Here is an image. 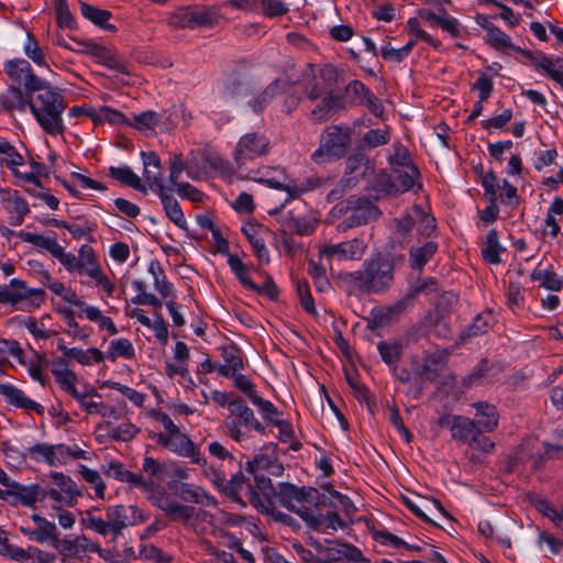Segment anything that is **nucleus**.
Masks as SVG:
<instances>
[{
  "label": "nucleus",
  "instance_id": "55",
  "mask_svg": "<svg viewBox=\"0 0 563 563\" xmlns=\"http://www.w3.org/2000/svg\"><path fill=\"white\" fill-rule=\"evenodd\" d=\"M10 287L12 288L11 291H13V295L22 296L21 300L30 297H40L42 299L45 294L43 289L27 288L25 283L20 279H12Z\"/></svg>",
  "mask_w": 563,
  "mask_h": 563
},
{
  "label": "nucleus",
  "instance_id": "42",
  "mask_svg": "<svg viewBox=\"0 0 563 563\" xmlns=\"http://www.w3.org/2000/svg\"><path fill=\"white\" fill-rule=\"evenodd\" d=\"M533 280L540 282V285L550 290H560L562 283L553 272L548 269H534L531 274Z\"/></svg>",
  "mask_w": 563,
  "mask_h": 563
},
{
  "label": "nucleus",
  "instance_id": "9",
  "mask_svg": "<svg viewBox=\"0 0 563 563\" xmlns=\"http://www.w3.org/2000/svg\"><path fill=\"white\" fill-rule=\"evenodd\" d=\"M366 249V244L358 239L339 243V244H323L320 247L321 257L338 256L343 260H360Z\"/></svg>",
  "mask_w": 563,
  "mask_h": 563
},
{
  "label": "nucleus",
  "instance_id": "56",
  "mask_svg": "<svg viewBox=\"0 0 563 563\" xmlns=\"http://www.w3.org/2000/svg\"><path fill=\"white\" fill-rule=\"evenodd\" d=\"M137 429L130 422H124L117 427H111L109 434L117 441H130L136 434Z\"/></svg>",
  "mask_w": 563,
  "mask_h": 563
},
{
  "label": "nucleus",
  "instance_id": "6",
  "mask_svg": "<svg viewBox=\"0 0 563 563\" xmlns=\"http://www.w3.org/2000/svg\"><path fill=\"white\" fill-rule=\"evenodd\" d=\"M230 413L236 418V420L227 421L229 435L235 440L241 441L243 433L241 426L249 429H254L257 432L264 433L265 427L256 419L253 410L246 406L244 400L240 397L230 402Z\"/></svg>",
  "mask_w": 563,
  "mask_h": 563
},
{
  "label": "nucleus",
  "instance_id": "21",
  "mask_svg": "<svg viewBox=\"0 0 563 563\" xmlns=\"http://www.w3.org/2000/svg\"><path fill=\"white\" fill-rule=\"evenodd\" d=\"M109 174L115 180L141 192H146V187L142 184L141 178L130 167H110Z\"/></svg>",
  "mask_w": 563,
  "mask_h": 563
},
{
  "label": "nucleus",
  "instance_id": "3",
  "mask_svg": "<svg viewBox=\"0 0 563 563\" xmlns=\"http://www.w3.org/2000/svg\"><path fill=\"white\" fill-rule=\"evenodd\" d=\"M275 497L283 507L298 515L310 528L317 530L321 527L323 522L321 515H313L306 507L298 508L295 505L296 501L314 507L320 506L322 504L321 495L317 488L305 486L299 488L290 483H280Z\"/></svg>",
  "mask_w": 563,
  "mask_h": 563
},
{
  "label": "nucleus",
  "instance_id": "11",
  "mask_svg": "<svg viewBox=\"0 0 563 563\" xmlns=\"http://www.w3.org/2000/svg\"><path fill=\"white\" fill-rule=\"evenodd\" d=\"M437 280L433 278H429L422 282H418L410 292H408L402 299L395 302L393 306L388 307L386 310V318H391L395 314H400L404 312L407 307L413 301L416 296L420 292H430L437 290Z\"/></svg>",
  "mask_w": 563,
  "mask_h": 563
},
{
  "label": "nucleus",
  "instance_id": "27",
  "mask_svg": "<svg viewBox=\"0 0 563 563\" xmlns=\"http://www.w3.org/2000/svg\"><path fill=\"white\" fill-rule=\"evenodd\" d=\"M308 545L314 550L317 563H335V542L322 544L318 540L310 538Z\"/></svg>",
  "mask_w": 563,
  "mask_h": 563
},
{
  "label": "nucleus",
  "instance_id": "4",
  "mask_svg": "<svg viewBox=\"0 0 563 563\" xmlns=\"http://www.w3.org/2000/svg\"><path fill=\"white\" fill-rule=\"evenodd\" d=\"M269 151V140L260 132L246 133L240 137L233 158L239 169L258 157L266 155Z\"/></svg>",
  "mask_w": 563,
  "mask_h": 563
},
{
  "label": "nucleus",
  "instance_id": "31",
  "mask_svg": "<svg viewBox=\"0 0 563 563\" xmlns=\"http://www.w3.org/2000/svg\"><path fill=\"white\" fill-rule=\"evenodd\" d=\"M530 505H532L542 516L549 518L555 522L559 527L563 523V512L558 511L550 503L545 499L537 496H530Z\"/></svg>",
  "mask_w": 563,
  "mask_h": 563
},
{
  "label": "nucleus",
  "instance_id": "49",
  "mask_svg": "<svg viewBox=\"0 0 563 563\" xmlns=\"http://www.w3.org/2000/svg\"><path fill=\"white\" fill-rule=\"evenodd\" d=\"M30 455L35 460H44L49 465L56 464L55 446L38 443L30 448Z\"/></svg>",
  "mask_w": 563,
  "mask_h": 563
},
{
  "label": "nucleus",
  "instance_id": "29",
  "mask_svg": "<svg viewBox=\"0 0 563 563\" xmlns=\"http://www.w3.org/2000/svg\"><path fill=\"white\" fill-rule=\"evenodd\" d=\"M437 244L434 242H428L421 247L411 249L410 262L412 268L421 269L424 264L433 256L437 252Z\"/></svg>",
  "mask_w": 563,
  "mask_h": 563
},
{
  "label": "nucleus",
  "instance_id": "43",
  "mask_svg": "<svg viewBox=\"0 0 563 563\" xmlns=\"http://www.w3.org/2000/svg\"><path fill=\"white\" fill-rule=\"evenodd\" d=\"M369 159L365 157L363 154L351 155L346 161V170L350 174H356L355 178L360 176H365L368 170H371Z\"/></svg>",
  "mask_w": 563,
  "mask_h": 563
},
{
  "label": "nucleus",
  "instance_id": "41",
  "mask_svg": "<svg viewBox=\"0 0 563 563\" xmlns=\"http://www.w3.org/2000/svg\"><path fill=\"white\" fill-rule=\"evenodd\" d=\"M178 496L188 503L201 504L203 498H208L206 493L200 488H192L189 484L180 483L175 486Z\"/></svg>",
  "mask_w": 563,
  "mask_h": 563
},
{
  "label": "nucleus",
  "instance_id": "26",
  "mask_svg": "<svg viewBox=\"0 0 563 563\" xmlns=\"http://www.w3.org/2000/svg\"><path fill=\"white\" fill-rule=\"evenodd\" d=\"M52 478L59 489L66 494V506H73L81 495L76 484L63 473H54L52 474Z\"/></svg>",
  "mask_w": 563,
  "mask_h": 563
},
{
  "label": "nucleus",
  "instance_id": "20",
  "mask_svg": "<svg viewBox=\"0 0 563 563\" xmlns=\"http://www.w3.org/2000/svg\"><path fill=\"white\" fill-rule=\"evenodd\" d=\"M157 506L173 520L187 521L194 516L195 508L178 504L168 497L159 499Z\"/></svg>",
  "mask_w": 563,
  "mask_h": 563
},
{
  "label": "nucleus",
  "instance_id": "14",
  "mask_svg": "<svg viewBox=\"0 0 563 563\" xmlns=\"http://www.w3.org/2000/svg\"><path fill=\"white\" fill-rule=\"evenodd\" d=\"M0 393L8 399V401L15 406L26 410H34L38 415L44 413V407L40 404L27 398L20 389L11 385H0Z\"/></svg>",
  "mask_w": 563,
  "mask_h": 563
},
{
  "label": "nucleus",
  "instance_id": "30",
  "mask_svg": "<svg viewBox=\"0 0 563 563\" xmlns=\"http://www.w3.org/2000/svg\"><path fill=\"white\" fill-rule=\"evenodd\" d=\"M500 251L501 246L498 241V233L496 230H490L486 235V247L482 250V255L485 261L492 264H498L500 262Z\"/></svg>",
  "mask_w": 563,
  "mask_h": 563
},
{
  "label": "nucleus",
  "instance_id": "32",
  "mask_svg": "<svg viewBox=\"0 0 563 563\" xmlns=\"http://www.w3.org/2000/svg\"><path fill=\"white\" fill-rule=\"evenodd\" d=\"M228 263H229L231 269L234 272L235 276L239 278L241 284L245 288L252 289V290H258V286H256L247 277V267H246V265L240 260V257L236 254H229Z\"/></svg>",
  "mask_w": 563,
  "mask_h": 563
},
{
  "label": "nucleus",
  "instance_id": "40",
  "mask_svg": "<svg viewBox=\"0 0 563 563\" xmlns=\"http://www.w3.org/2000/svg\"><path fill=\"white\" fill-rule=\"evenodd\" d=\"M150 273L154 277V285L156 290L163 296L168 297L173 292V285L166 279L162 268L152 263L148 267Z\"/></svg>",
  "mask_w": 563,
  "mask_h": 563
},
{
  "label": "nucleus",
  "instance_id": "39",
  "mask_svg": "<svg viewBox=\"0 0 563 563\" xmlns=\"http://www.w3.org/2000/svg\"><path fill=\"white\" fill-rule=\"evenodd\" d=\"M0 154H4L7 156L4 161L5 166L10 168L14 175L19 176L15 167L23 164L24 161L22 155L16 152L15 147L11 143L4 140H0Z\"/></svg>",
  "mask_w": 563,
  "mask_h": 563
},
{
  "label": "nucleus",
  "instance_id": "19",
  "mask_svg": "<svg viewBox=\"0 0 563 563\" xmlns=\"http://www.w3.org/2000/svg\"><path fill=\"white\" fill-rule=\"evenodd\" d=\"M286 84V81H282L280 79L274 80L262 93L250 102V106L256 113H261L266 106L284 90Z\"/></svg>",
  "mask_w": 563,
  "mask_h": 563
},
{
  "label": "nucleus",
  "instance_id": "7",
  "mask_svg": "<svg viewBox=\"0 0 563 563\" xmlns=\"http://www.w3.org/2000/svg\"><path fill=\"white\" fill-rule=\"evenodd\" d=\"M346 211L350 214L343 222L338 224V230L341 232L353 227L366 224L379 214L378 209L369 199L356 196H352L346 200Z\"/></svg>",
  "mask_w": 563,
  "mask_h": 563
},
{
  "label": "nucleus",
  "instance_id": "47",
  "mask_svg": "<svg viewBox=\"0 0 563 563\" xmlns=\"http://www.w3.org/2000/svg\"><path fill=\"white\" fill-rule=\"evenodd\" d=\"M31 537L40 543H44L48 540L53 543L58 537L57 527L55 523L46 521L32 531Z\"/></svg>",
  "mask_w": 563,
  "mask_h": 563
},
{
  "label": "nucleus",
  "instance_id": "64",
  "mask_svg": "<svg viewBox=\"0 0 563 563\" xmlns=\"http://www.w3.org/2000/svg\"><path fill=\"white\" fill-rule=\"evenodd\" d=\"M252 404L258 408L262 417L265 420H268L269 422L274 423V416L278 415V410L271 401L257 396L252 401Z\"/></svg>",
  "mask_w": 563,
  "mask_h": 563
},
{
  "label": "nucleus",
  "instance_id": "23",
  "mask_svg": "<svg viewBox=\"0 0 563 563\" xmlns=\"http://www.w3.org/2000/svg\"><path fill=\"white\" fill-rule=\"evenodd\" d=\"M418 175L419 170L413 164L401 168H394L393 178L397 183L396 192H405L411 189Z\"/></svg>",
  "mask_w": 563,
  "mask_h": 563
},
{
  "label": "nucleus",
  "instance_id": "33",
  "mask_svg": "<svg viewBox=\"0 0 563 563\" xmlns=\"http://www.w3.org/2000/svg\"><path fill=\"white\" fill-rule=\"evenodd\" d=\"M245 482L246 477L244 474L242 472H238L231 477V479H227V485L222 493L233 501L240 504L242 507H245L244 500L239 496V492L243 488Z\"/></svg>",
  "mask_w": 563,
  "mask_h": 563
},
{
  "label": "nucleus",
  "instance_id": "44",
  "mask_svg": "<svg viewBox=\"0 0 563 563\" xmlns=\"http://www.w3.org/2000/svg\"><path fill=\"white\" fill-rule=\"evenodd\" d=\"M168 24L176 29H194L191 8H180L168 18Z\"/></svg>",
  "mask_w": 563,
  "mask_h": 563
},
{
  "label": "nucleus",
  "instance_id": "34",
  "mask_svg": "<svg viewBox=\"0 0 563 563\" xmlns=\"http://www.w3.org/2000/svg\"><path fill=\"white\" fill-rule=\"evenodd\" d=\"M78 262L79 268H85L90 277L97 278L99 276L100 268L90 246L84 245L80 247Z\"/></svg>",
  "mask_w": 563,
  "mask_h": 563
},
{
  "label": "nucleus",
  "instance_id": "17",
  "mask_svg": "<svg viewBox=\"0 0 563 563\" xmlns=\"http://www.w3.org/2000/svg\"><path fill=\"white\" fill-rule=\"evenodd\" d=\"M451 431L454 439L470 444L477 432V427L474 420L462 416H454L452 418Z\"/></svg>",
  "mask_w": 563,
  "mask_h": 563
},
{
  "label": "nucleus",
  "instance_id": "38",
  "mask_svg": "<svg viewBox=\"0 0 563 563\" xmlns=\"http://www.w3.org/2000/svg\"><path fill=\"white\" fill-rule=\"evenodd\" d=\"M21 239L24 242L31 243L37 247L44 249L48 251L52 255L56 253L59 244L55 238L44 236L40 234H34L30 232L21 233Z\"/></svg>",
  "mask_w": 563,
  "mask_h": 563
},
{
  "label": "nucleus",
  "instance_id": "46",
  "mask_svg": "<svg viewBox=\"0 0 563 563\" xmlns=\"http://www.w3.org/2000/svg\"><path fill=\"white\" fill-rule=\"evenodd\" d=\"M80 474L87 483L93 485L96 496L98 498H103L106 485H104L99 472H97L95 470H90L85 465H80Z\"/></svg>",
  "mask_w": 563,
  "mask_h": 563
},
{
  "label": "nucleus",
  "instance_id": "52",
  "mask_svg": "<svg viewBox=\"0 0 563 563\" xmlns=\"http://www.w3.org/2000/svg\"><path fill=\"white\" fill-rule=\"evenodd\" d=\"M269 187L276 188V189H284L286 190L291 198L298 197L301 192L310 190L319 186V180H314L313 183L311 180H308V186L298 187L296 185H284L279 181H276L274 179H269L266 181Z\"/></svg>",
  "mask_w": 563,
  "mask_h": 563
},
{
  "label": "nucleus",
  "instance_id": "24",
  "mask_svg": "<svg viewBox=\"0 0 563 563\" xmlns=\"http://www.w3.org/2000/svg\"><path fill=\"white\" fill-rule=\"evenodd\" d=\"M81 13L82 15L90 20L96 25L103 27L104 30L114 32L115 26L112 24H108L109 19L111 18V12L108 10H101L95 8L88 3L81 2Z\"/></svg>",
  "mask_w": 563,
  "mask_h": 563
},
{
  "label": "nucleus",
  "instance_id": "48",
  "mask_svg": "<svg viewBox=\"0 0 563 563\" xmlns=\"http://www.w3.org/2000/svg\"><path fill=\"white\" fill-rule=\"evenodd\" d=\"M118 356L131 358L134 356V349L128 339H120L111 342L109 357L114 361Z\"/></svg>",
  "mask_w": 563,
  "mask_h": 563
},
{
  "label": "nucleus",
  "instance_id": "51",
  "mask_svg": "<svg viewBox=\"0 0 563 563\" xmlns=\"http://www.w3.org/2000/svg\"><path fill=\"white\" fill-rule=\"evenodd\" d=\"M81 523L87 528L97 531L101 536H107L111 532V528L108 523V520H103L100 517H96L91 511H87L85 516L81 518Z\"/></svg>",
  "mask_w": 563,
  "mask_h": 563
},
{
  "label": "nucleus",
  "instance_id": "8",
  "mask_svg": "<svg viewBox=\"0 0 563 563\" xmlns=\"http://www.w3.org/2000/svg\"><path fill=\"white\" fill-rule=\"evenodd\" d=\"M70 40L78 45L77 52L91 55L98 63L121 74H130L128 64L117 55L112 54L104 46L95 43L77 42L73 38Z\"/></svg>",
  "mask_w": 563,
  "mask_h": 563
},
{
  "label": "nucleus",
  "instance_id": "16",
  "mask_svg": "<svg viewBox=\"0 0 563 563\" xmlns=\"http://www.w3.org/2000/svg\"><path fill=\"white\" fill-rule=\"evenodd\" d=\"M128 511V507L123 505H117L107 508L106 517L111 528V533L114 538L119 537L122 531L130 525Z\"/></svg>",
  "mask_w": 563,
  "mask_h": 563
},
{
  "label": "nucleus",
  "instance_id": "57",
  "mask_svg": "<svg viewBox=\"0 0 563 563\" xmlns=\"http://www.w3.org/2000/svg\"><path fill=\"white\" fill-rule=\"evenodd\" d=\"M389 141L388 130H369L363 136V142L368 147H376L379 145L387 144Z\"/></svg>",
  "mask_w": 563,
  "mask_h": 563
},
{
  "label": "nucleus",
  "instance_id": "15",
  "mask_svg": "<svg viewBox=\"0 0 563 563\" xmlns=\"http://www.w3.org/2000/svg\"><path fill=\"white\" fill-rule=\"evenodd\" d=\"M5 495L15 497L24 506H33L40 497L45 498L44 489L38 485L24 486L16 482L11 489H5Z\"/></svg>",
  "mask_w": 563,
  "mask_h": 563
},
{
  "label": "nucleus",
  "instance_id": "61",
  "mask_svg": "<svg viewBox=\"0 0 563 563\" xmlns=\"http://www.w3.org/2000/svg\"><path fill=\"white\" fill-rule=\"evenodd\" d=\"M297 292L300 298V302H301L302 307L306 309V311H308L311 314H317V311H316V308L313 305V299L311 297L310 289H309L307 282H298Z\"/></svg>",
  "mask_w": 563,
  "mask_h": 563
},
{
  "label": "nucleus",
  "instance_id": "5",
  "mask_svg": "<svg viewBox=\"0 0 563 563\" xmlns=\"http://www.w3.org/2000/svg\"><path fill=\"white\" fill-rule=\"evenodd\" d=\"M349 145V132L338 125L330 126L322 134L320 147L312 154V159L322 163L325 157L340 158L345 155Z\"/></svg>",
  "mask_w": 563,
  "mask_h": 563
},
{
  "label": "nucleus",
  "instance_id": "63",
  "mask_svg": "<svg viewBox=\"0 0 563 563\" xmlns=\"http://www.w3.org/2000/svg\"><path fill=\"white\" fill-rule=\"evenodd\" d=\"M102 121L119 124L123 123L125 119L121 112L108 107H101L97 110L96 123H100Z\"/></svg>",
  "mask_w": 563,
  "mask_h": 563
},
{
  "label": "nucleus",
  "instance_id": "53",
  "mask_svg": "<svg viewBox=\"0 0 563 563\" xmlns=\"http://www.w3.org/2000/svg\"><path fill=\"white\" fill-rule=\"evenodd\" d=\"M257 230L258 228H256L255 225H249L243 228L242 231L250 241V243L252 244L253 249L255 250L256 255L260 258H263L264 256L267 255V250L263 239L257 236Z\"/></svg>",
  "mask_w": 563,
  "mask_h": 563
},
{
  "label": "nucleus",
  "instance_id": "35",
  "mask_svg": "<svg viewBox=\"0 0 563 563\" xmlns=\"http://www.w3.org/2000/svg\"><path fill=\"white\" fill-rule=\"evenodd\" d=\"M444 362L441 354H428L423 357V364L420 369V376L427 380H433L439 375V365Z\"/></svg>",
  "mask_w": 563,
  "mask_h": 563
},
{
  "label": "nucleus",
  "instance_id": "25",
  "mask_svg": "<svg viewBox=\"0 0 563 563\" xmlns=\"http://www.w3.org/2000/svg\"><path fill=\"white\" fill-rule=\"evenodd\" d=\"M192 24L195 27H212L219 23L220 14L213 8H191Z\"/></svg>",
  "mask_w": 563,
  "mask_h": 563
},
{
  "label": "nucleus",
  "instance_id": "59",
  "mask_svg": "<svg viewBox=\"0 0 563 563\" xmlns=\"http://www.w3.org/2000/svg\"><path fill=\"white\" fill-rule=\"evenodd\" d=\"M522 286L514 280L509 282L508 292H507V306L510 309H515L516 307H522L525 303V297L521 294Z\"/></svg>",
  "mask_w": 563,
  "mask_h": 563
},
{
  "label": "nucleus",
  "instance_id": "37",
  "mask_svg": "<svg viewBox=\"0 0 563 563\" xmlns=\"http://www.w3.org/2000/svg\"><path fill=\"white\" fill-rule=\"evenodd\" d=\"M143 471L147 473L153 479L151 484L155 482H162L166 475H169V468L166 464H161L152 456H145L143 462Z\"/></svg>",
  "mask_w": 563,
  "mask_h": 563
},
{
  "label": "nucleus",
  "instance_id": "12",
  "mask_svg": "<svg viewBox=\"0 0 563 563\" xmlns=\"http://www.w3.org/2000/svg\"><path fill=\"white\" fill-rule=\"evenodd\" d=\"M30 102L31 95H29L26 91L23 93L20 87L16 86L8 87L0 95V104L2 109L9 113H12L15 110L24 111L26 107L30 108Z\"/></svg>",
  "mask_w": 563,
  "mask_h": 563
},
{
  "label": "nucleus",
  "instance_id": "54",
  "mask_svg": "<svg viewBox=\"0 0 563 563\" xmlns=\"http://www.w3.org/2000/svg\"><path fill=\"white\" fill-rule=\"evenodd\" d=\"M377 349L379 351V354L383 358V361L388 364L393 365L397 363L400 358V345L399 344H388L385 342H379L377 345Z\"/></svg>",
  "mask_w": 563,
  "mask_h": 563
},
{
  "label": "nucleus",
  "instance_id": "62",
  "mask_svg": "<svg viewBox=\"0 0 563 563\" xmlns=\"http://www.w3.org/2000/svg\"><path fill=\"white\" fill-rule=\"evenodd\" d=\"M27 42L24 45V52L29 58H31L35 64L43 65L44 64V55L42 49L37 45V42L34 40L31 33L26 35Z\"/></svg>",
  "mask_w": 563,
  "mask_h": 563
},
{
  "label": "nucleus",
  "instance_id": "36",
  "mask_svg": "<svg viewBox=\"0 0 563 563\" xmlns=\"http://www.w3.org/2000/svg\"><path fill=\"white\" fill-rule=\"evenodd\" d=\"M492 314L489 312L485 314H478L472 324H470L462 333L461 340H466L470 338L477 336L482 333H485L490 324Z\"/></svg>",
  "mask_w": 563,
  "mask_h": 563
},
{
  "label": "nucleus",
  "instance_id": "22",
  "mask_svg": "<svg viewBox=\"0 0 563 563\" xmlns=\"http://www.w3.org/2000/svg\"><path fill=\"white\" fill-rule=\"evenodd\" d=\"M159 198L162 200L164 210L166 216L180 229L187 230V223L185 220V216L177 202V200L168 196L165 190L158 192Z\"/></svg>",
  "mask_w": 563,
  "mask_h": 563
},
{
  "label": "nucleus",
  "instance_id": "58",
  "mask_svg": "<svg viewBox=\"0 0 563 563\" xmlns=\"http://www.w3.org/2000/svg\"><path fill=\"white\" fill-rule=\"evenodd\" d=\"M537 544L540 548H542L543 544H547L550 553L553 555L559 554L563 549V541L541 530H538Z\"/></svg>",
  "mask_w": 563,
  "mask_h": 563
},
{
  "label": "nucleus",
  "instance_id": "18",
  "mask_svg": "<svg viewBox=\"0 0 563 563\" xmlns=\"http://www.w3.org/2000/svg\"><path fill=\"white\" fill-rule=\"evenodd\" d=\"M344 108L342 97L333 95L332 91L324 95L320 103L311 111L313 120L321 121L325 119L331 112L339 111Z\"/></svg>",
  "mask_w": 563,
  "mask_h": 563
},
{
  "label": "nucleus",
  "instance_id": "45",
  "mask_svg": "<svg viewBox=\"0 0 563 563\" xmlns=\"http://www.w3.org/2000/svg\"><path fill=\"white\" fill-rule=\"evenodd\" d=\"M335 563L343 559L353 562H361L364 560L362 552L352 544L335 542Z\"/></svg>",
  "mask_w": 563,
  "mask_h": 563
},
{
  "label": "nucleus",
  "instance_id": "10",
  "mask_svg": "<svg viewBox=\"0 0 563 563\" xmlns=\"http://www.w3.org/2000/svg\"><path fill=\"white\" fill-rule=\"evenodd\" d=\"M143 159V177L145 183L150 186L151 189L155 191L165 190V186L163 183V174H162V164L161 159L154 152H142L141 153Z\"/></svg>",
  "mask_w": 563,
  "mask_h": 563
},
{
  "label": "nucleus",
  "instance_id": "2",
  "mask_svg": "<svg viewBox=\"0 0 563 563\" xmlns=\"http://www.w3.org/2000/svg\"><path fill=\"white\" fill-rule=\"evenodd\" d=\"M401 260V255L377 253L365 262L363 272L344 273L341 277L363 295L379 294L393 285L395 267Z\"/></svg>",
  "mask_w": 563,
  "mask_h": 563
},
{
  "label": "nucleus",
  "instance_id": "50",
  "mask_svg": "<svg viewBox=\"0 0 563 563\" xmlns=\"http://www.w3.org/2000/svg\"><path fill=\"white\" fill-rule=\"evenodd\" d=\"M397 183L394 181L393 175L380 172L373 183V188L377 194L389 195L396 191Z\"/></svg>",
  "mask_w": 563,
  "mask_h": 563
},
{
  "label": "nucleus",
  "instance_id": "60",
  "mask_svg": "<svg viewBox=\"0 0 563 563\" xmlns=\"http://www.w3.org/2000/svg\"><path fill=\"white\" fill-rule=\"evenodd\" d=\"M559 59L560 58L550 59V58H547V57H543L542 59H538L537 57H533L530 54V62L533 65L539 66L540 68H542L552 79H558L559 78V67H558Z\"/></svg>",
  "mask_w": 563,
  "mask_h": 563
},
{
  "label": "nucleus",
  "instance_id": "13",
  "mask_svg": "<svg viewBox=\"0 0 563 563\" xmlns=\"http://www.w3.org/2000/svg\"><path fill=\"white\" fill-rule=\"evenodd\" d=\"M473 407L476 408L475 423L479 433L492 432L498 424V412L496 408L487 402H475Z\"/></svg>",
  "mask_w": 563,
  "mask_h": 563
},
{
  "label": "nucleus",
  "instance_id": "28",
  "mask_svg": "<svg viewBox=\"0 0 563 563\" xmlns=\"http://www.w3.org/2000/svg\"><path fill=\"white\" fill-rule=\"evenodd\" d=\"M169 450L187 457L195 455L192 441L186 434L181 433L180 430L170 434Z\"/></svg>",
  "mask_w": 563,
  "mask_h": 563
},
{
  "label": "nucleus",
  "instance_id": "1",
  "mask_svg": "<svg viewBox=\"0 0 563 563\" xmlns=\"http://www.w3.org/2000/svg\"><path fill=\"white\" fill-rule=\"evenodd\" d=\"M8 76L24 91L31 95L30 110L40 126L49 135L56 136L64 132L62 114L67 103L59 88H54L46 80L37 77L29 62L12 59L4 64Z\"/></svg>",
  "mask_w": 563,
  "mask_h": 563
}]
</instances>
